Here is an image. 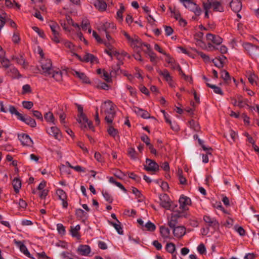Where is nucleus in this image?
Wrapping results in <instances>:
<instances>
[{"label":"nucleus","mask_w":259,"mask_h":259,"mask_svg":"<svg viewBox=\"0 0 259 259\" xmlns=\"http://www.w3.org/2000/svg\"><path fill=\"white\" fill-rule=\"evenodd\" d=\"M101 112L105 115V119L111 123L115 115V105L111 101L105 102L101 106Z\"/></svg>","instance_id":"nucleus-1"},{"label":"nucleus","mask_w":259,"mask_h":259,"mask_svg":"<svg viewBox=\"0 0 259 259\" xmlns=\"http://www.w3.org/2000/svg\"><path fill=\"white\" fill-rule=\"evenodd\" d=\"M77 107L78 114L77 115V121L81 124V127L92 129L94 128L91 121H89L86 115L83 113V107L78 104H76Z\"/></svg>","instance_id":"nucleus-2"},{"label":"nucleus","mask_w":259,"mask_h":259,"mask_svg":"<svg viewBox=\"0 0 259 259\" xmlns=\"http://www.w3.org/2000/svg\"><path fill=\"white\" fill-rule=\"evenodd\" d=\"M40 63L42 71L41 73L45 76H51V75L53 73L54 70L51 60L49 59L41 58Z\"/></svg>","instance_id":"nucleus-3"},{"label":"nucleus","mask_w":259,"mask_h":259,"mask_svg":"<svg viewBox=\"0 0 259 259\" xmlns=\"http://www.w3.org/2000/svg\"><path fill=\"white\" fill-rule=\"evenodd\" d=\"M242 46L247 53L252 58H253L258 55L259 52V47L246 42L243 43Z\"/></svg>","instance_id":"nucleus-4"},{"label":"nucleus","mask_w":259,"mask_h":259,"mask_svg":"<svg viewBox=\"0 0 259 259\" xmlns=\"http://www.w3.org/2000/svg\"><path fill=\"white\" fill-rule=\"evenodd\" d=\"M104 45L106 47L105 52L111 57L112 60L113 59V56H114L118 60H122V57H120L121 55L120 53L111 45L110 42H106V41H105Z\"/></svg>","instance_id":"nucleus-5"},{"label":"nucleus","mask_w":259,"mask_h":259,"mask_svg":"<svg viewBox=\"0 0 259 259\" xmlns=\"http://www.w3.org/2000/svg\"><path fill=\"white\" fill-rule=\"evenodd\" d=\"M159 199L160 205L166 209L170 210L175 205L171 203L169 197L165 194L160 195Z\"/></svg>","instance_id":"nucleus-6"},{"label":"nucleus","mask_w":259,"mask_h":259,"mask_svg":"<svg viewBox=\"0 0 259 259\" xmlns=\"http://www.w3.org/2000/svg\"><path fill=\"white\" fill-rule=\"evenodd\" d=\"M146 163V165L144 166L146 170L155 172L159 170V165L155 161L147 158Z\"/></svg>","instance_id":"nucleus-7"},{"label":"nucleus","mask_w":259,"mask_h":259,"mask_svg":"<svg viewBox=\"0 0 259 259\" xmlns=\"http://www.w3.org/2000/svg\"><path fill=\"white\" fill-rule=\"evenodd\" d=\"M179 201L180 203L179 209L185 212L188 209L187 206L191 205V199L189 197L184 196H181Z\"/></svg>","instance_id":"nucleus-8"},{"label":"nucleus","mask_w":259,"mask_h":259,"mask_svg":"<svg viewBox=\"0 0 259 259\" xmlns=\"http://www.w3.org/2000/svg\"><path fill=\"white\" fill-rule=\"evenodd\" d=\"M56 194L59 199L62 201L63 207L66 208L68 206V202L67 201V196L66 193L63 190L58 189L56 190Z\"/></svg>","instance_id":"nucleus-9"},{"label":"nucleus","mask_w":259,"mask_h":259,"mask_svg":"<svg viewBox=\"0 0 259 259\" xmlns=\"http://www.w3.org/2000/svg\"><path fill=\"white\" fill-rule=\"evenodd\" d=\"M18 137L23 145L31 146L33 144L32 140L28 135L20 134H18Z\"/></svg>","instance_id":"nucleus-10"},{"label":"nucleus","mask_w":259,"mask_h":259,"mask_svg":"<svg viewBox=\"0 0 259 259\" xmlns=\"http://www.w3.org/2000/svg\"><path fill=\"white\" fill-rule=\"evenodd\" d=\"M115 29V26L113 23L109 22H106L105 23L101 24L98 28V30L102 32H105V33L107 32H110L111 29Z\"/></svg>","instance_id":"nucleus-11"},{"label":"nucleus","mask_w":259,"mask_h":259,"mask_svg":"<svg viewBox=\"0 0 259 259\" xmlns=\"http://www.w3.org/2000/svg\"><path fill=\"white\" fill-rule=\"evenodd\" d=\"M14 243L19 247L21 252L23 253L26 256L28 257L32 258L26 246L20 241H17L16 239L14 240Z\"/></svg>","instance_id":"nucleus-12"},{"label":"nucleus","mask_w":259,"mask_h":259,"mask_svg":"<svg viewBox=\"0 0 259 259\" xmlns=\"http://www.w3.org/2000/svg\"><path fill=\"white\" fill-rule=\"evenodd\" d=\"M5 53V51L1 48V64L2 65L4 71H6L7 69H8L12 66L9 60L5 57L4 55Z\"/></svg>","instance_id":"nucleus-13"},{"label":"nucleus","mask_w":259,"mask_h":259,"mask_svg":"<svg viewBox=\"0 0 259 259\" xmlns=\"http://www.w3.org/2000/svg\"><path fill=\"white\" fill-rule=\"evenodd\" d=\"M6 74L13 78H19L21 76L17 68L12 66L5 71Z\"/></svg>","instance_id":"nucleus-14"},{"label":"nucleus","mask_w":259,"mask_h":259,"mask_svg":"<svg viewBox=\"0 0 259 259\" xmlns=\"http://www.w3.org/2000/svg\"><path fill=\"white\" fill-rule=\"evenodd\" d=\"M177 205H175L172 208H171L172 212L171 214L175 216L177 219L181 218H187L188 216L186 212H185L182 210H178L177 209Z\"/></svg>","instance_id":"nucleus-15"},{"label":"nucleus","mask_w":259,"mask_h":259,"mask_svg":"<svg viewBox=\"0 0 259 259\" xmlns=\"http://www.w3.org/2000/svg\"><path fill=\"white\" fill-rule=\"evenodd\" d=\"M173 233L175 237L181 238L186 234V228L184 226H178L172 228Z\"/></svg>","instance_id":"nucleus-16"},{"label":"nucleus","mask_w":259,"mask_h":259,"mask_svg":"<svg viewBox=\"0 0 259 259\" xmlns=\"http://www.w3.org/2000/svg\"><path fill=\"white\" fill-rule=\"evenodd\" d=\"M81 61L85 62H90L91 63L94 64L98 63V59L93 54L86 53L83 56V58H82V60H81Z\"/></svg>","instance_id":"nucleus-17"},{"label":"nucleus","mask_w":259,"mask_h":259,"mask_svg":"<svg viewBox=\"0 0 259 259\" xmlns=\"http://www.w3.org/2000/svg\"><path fill=\"white\" fill-rule=\"evenodd\" d=\"M6 23H9V25L12 27H15L16 26L15 23L14 21L11 20L9 18L7 17V15L5 13L1 11V28Z\"/></svg>","instance_id":"nucleus-18"},{"label":"nucleus","mask_w":259,"mask_h":259,"mask_svg":"<svg viewBox=\"0 0 259 259\" xmlns=\"http://www.w3.org/2000/svg\"><path fill=\"white\" fill-rule=\"evenodd\" d=\"M50 135L54 137L56 139L60 140L62 137L59 129L56 126H52L47 131Z\"/></svg>","instance_id":"nucleus-19"},{"label":"nucleus","mask_w":259,"mask_h":259,"mask_svg":"<svg viewBox=\"0 0 259 259\" xmlns=\"http://www.w3.org/2000/svg\"><path fill=\"white\" fill-rule=\"evenodd\" d=\"M203 220L209 226L212 227L214 229L219 228V224L215 219L211 218L209 216L205 215L203 217Z\"/></svg>","instance_id":"nucleus-20"},{"label":"nucleus","mask_w":259,"mask_h":259,"mask_svg":"<svg viewBox=\"0 0 259 259\" xmlns=\"http://www.w3.org/2000/svg\"><path fill=\"white\" fill-rule=\"evenodd\" d=\"M130 44L133 48H136L138 50L142 49L145 44L143 43L137 36H135L130 42Z\"/></svg>","instance_id":"nucleus-21"},{"label":"nucleus","mask_w":259,"mask_h":259,"mask_svg":"<svg viewBox=\"0 0 259 259\" xmlns=\"http://www.w3.org/2000/svg\"><path fill=\"white\" fill-rule=\"evenodd\" d=\"M206 38L208 40L211 41L213 44L219 45L223 41V39L218 35H215L211 33H208L206 35Z\"/></svg>","instance_id":"nucleus-22"},{"label":"nucleus","mask_w":259,"mask_h":259,"mask_svg":"<svg viewBox=\"0 0 259 259\" xmlns=\"http://www.w3.org/2000/svg\"><path fill=\"white\" fill-rule=\"evenodd\" d=\"M19 120L24 122L26 124L30 125L32 127H34L36 125L35 120L28 116H23L22 115Z\"/></svg>","instance_id":"nucleus-23"},{"label":"nucleus","mask_w":259,"mask_h":259,"mask_svg":"<svg viewBox=\"0 0 259 259\" xmlns=\"http://www.w3.org/2000/svg\"><path fill=\"white\" fill-rule=\"evenodd\" d=\"M230 6L232 10L235 12H238L242 8V4L239 0H232Z\"/></svg>","instance_id":"nucleus-24"},{"label":"nucleus","mask_w":259,"mask_h":259,"mask_svg":"<svg viewBox=\"0 0 259 259\" xmlns=\"http://www.w3.org/2000/svg\"><path fill=\"white\" fill-rule=\"evenodd\" d=\"M187 9L194 12L196 16H199L202 13L200 7L194 2L190 4Z\"/></svg>","instance_id":"nucleus-25"},{"label":"nucleus","mask_w":259,"mask_h":259,"mask_svg":"<svg viewBox=\"0 0 259 259\" xmlns=\"http://www.w3.org/2000/svg\"><path fill=\"white\" fill-rule=\"evenodd\" d=\"M77 251L82 255H87L91 252V248L88 245H80L77 248Z\"/></svg>","instance_id":"nucleus-26"},{"label":"nucleus","mask_w":259,"mask_h":259,"mask_svg":"<svg viewBox=\"0 0 259 259\" xmlns=\"http://www.w3.org/2000/svg\"><path fill=\"white\" fill-rule=\"evenodd\" d=\"M94 5L96 8L100 12L105 11L107 8L106 3L103 1L99 0H94Z\"/></svg>","instance_id":"nucleus-27"},{"label":"nucleus","mask_w":259,"mask_h":259,"mask_svg":"<svg viewBox=\"0 0 259 259\" xmlns=\"http://www.w3.org/2000/svg\"><path fill=\"white\" fill-rule=\"evenodd\" d=\"M246 76L247 77L249 82L252 85L257 84L256 79L258 78V77L254 73L250 71H247L246 72Z\"/></svg>","instance_id":"nucleus-28"},{"label":"nucleus","mask_w":259,"mask_h":259,"mask_svg":"<svg viewBox=\"0 0 259 259\" xmlns=\"http://www.w3.org/2000/svg\"><path fill=\"white\" fill-rule=\"evenodd\" d=\"M135 112L139 116H141L143 118H148L150 117V114L149 113L140 108L135 107L134 108Z\"/></svg>","instance_id":"nucleus-29"},{"label":"nucleus","mask_w":259,"mask_h":259,"mask_svg":"<svg viewBox=\"0 0 259 259\" xmlns=\"http://www.w3.org/2000/svg\"><path fill=\"white\" fill-rule=\"evenodd\" d=\"M12 185L15 192L18 193L21 187V181L19 178H15L13 182Z\"/></svg>","instance_id":"nucleus-30"},{"label":"nucleus","mask_w":259,"mask_h":259,"mask_svg":"<svg viewBox=\"0 0 259 259\" xmlns=\"http://www.w3.org/2000/svg\"><path fill=\"white\" fill-rule=\"evenodd\" d=\"M160 232L161 236L165 239L169 238L170 236V231L169 230L164 226H161L160 227Z\"/></svg>","instance_id":"nucleus-31"},{"label":"nucleus","mask_w":259,"mask_h":259,"mask_svg":"<svg viewBox=\"0 0 259 259\" xmlns=\"http://www.w3.org/2000/svg\"><path fill=\"white\" fill-rule=\"evenodd\" d=\"M49 26L53 32V34L57 35L59 33V31L60 29L59 25L55 22H51L49 24Z\"/></svg>","instance_id":"nucleus-32"},{"label":"nucleus","mask_w":259,"mask_h":259,"mask_svg":"<svg viewBox=\"0 0 259 259\" xmlns=\"http://www.w3.org/2000/svg\"><path fill=\"white\" fill-rule=\"evenodd\" d=\"M80 227L79 225H76L75 227L71 226L70 227V232L73 237L79 238L80 235L78 233V231L80 230Z\"/></svg>","instance_id":"nucleus-33"},{"label":"nucleus","mask_w":259,"mask_h":259,"mask_svg":"<svg viewBox=\"0 0 259 259\" xmlns=\"http://www.w3.org/2000/svg\"><path fill=\"white\" fill-rule=\"evenodd\" d=\"M44 118L47 122L55 124V119L53 114L51 112L46 113L44 115Z\"/></svg>","instance_id":"nucleus-34"},{"label":"nucleus","mask_w":259,"mask_h":259,"mask_svg":"<svg viewBox=\"0 0 259 259\" xmlns=\"http://www.w3.org/2000/svg\"><path fill=\"white\" fill-rule=\"evenodd\" d=\"M74 75H76L78 78H79L83 82L85 83H89L90 80L87 76L82 72H80L77 71H75L73 73Z\"/></svg>","instance_id":"nucleus-35"},{"label":"nucleus","mask_w":259,"mask_h":259,"mask_svg":"<svg viewBox=\"0 0 259 259\" xmlns=\"http://www.w3.org/2000/svg\"><path fill=\"white\" fill-rule=\"evenodd\" d=\"M12 60L16 61L17 63L22 65L24 68L26 67L28 65L22 56H20V57L13 56Z\"/></svg>","instance_id":"nucleus-36"},{"label":"nucleus","mask_w":259,"mask_h":259,"mask_svg":"<svg viewBox=\"0 0 259 259\" xmlns=\"http://www.w3.org/2000/svg\"><path fill=\"white\" fill-rule=\"evenodd\" d=\"M159 74L162 76L164 79L167 82L170 81L172 79V77L170 76L169 73L166 69L163 70H159L158 71Z\"/></svg>","instance_id":"nucleus-37"},{"label":"nucleus","mask_w":259,"mask_h":259,"mask_svg":"<svg viewBox=\"0 0 259 259\" xmlns=\"http://www.w3.org/2000/svg\"><path fill=\"white\" fill-rule=\"evenodd\" d=\"M221 77L227 83H229L231 81V77L228 71L225 70H222L221 72Z\"/></svg>","instance_id":"nucleus-38"},{"label":"nucleus","mask_w":259,"mask_h":259,"mask_svg":"<svg viewBox=\"0 0 259 259\" xmlns=\"http://www.w3.org/2000/svg\"><path fill=\"white\" fill-rule=\"evenodd\" d=\"M177 175L179 178L180 184L182 185H186L187 181L186 179L183 176V170L182 169H178L177 171Z\"/></svg>","instance_id":"nucleus-39"},{"label":"nucleus","mask_w":259,"mask_h":259,"mask_svg":"<svg viewBox=\"0 0 259 259\" xmlns=\"http://www.w3.org/2000/svg\"><path fill=\"white\" fill-rule=\"evenodd\" d=\"M9 111L11 114H14L17 116V118L19 120L20 118L22 115V114L20 113L16 108L13 106H9L8 108Z\"/></svg>","instance_id":"nucleus-40"},{"label":"nucleus","mask_w":259,"mask_h":259,"mask_svg":"<svg viewBox=\"0 0 259 259\" xmlns=\"http://www.w3.org/2000/svg\"><path fill=\"white\" fill-rule=\"evenodd\" d=\"M212 8L216 12H223L224 11V8L221 3L217 1L212 2Z\"/></svg>","instance_id":"nucleus-41"},{"label":"nucleus","mask_w":259,"mask_h":259,"mask_svg":"<svg viewBox=\"0 0 259 259\" xmlns=\"http://www.w3.org/2000/svg\"><path fill=\"white\" fill-rule=\"evenodd\" d=\"M125 9L122 4H120V9L117 11L116 14V18L119 21H122L123 20L122 14Z\"/></svg>","instance_id":"nucleus-42"},{"label":"nucleus","mask_w":259,"mask_h":259,"mask_svg":"<svg viewBox=\"0 0 259 259\" xmlns=\"http://www.w3.org/2000/svg\"><path fill=\"white\" fill-rule=\"evenodd\" d=\"M51 76L57 81H59L62 80V72L60 71H56L53 70V73L51 75Z\"/></svg>","instance_id":"nucleus-43"},{"label":"nucleus","mask_w":259,"mask_h":259,"mask_svg":"<svg viewBox=\"0 0 259 259\" xmlns=\"http://www.w3.org/2000/svg\"><path fill=\"white\" fill-rule=\"evenodd\" d=\"M206 85L208 87L210 88L211 89H213V91L215 93L218 94H220L221 95H222L223 94V93L220 87H217L215 85L211 84L209 83H206Z\"/></svg>","instance_id":"nucleus-44"},{"label":"nucleus","mask_w":259,"mask_h":259,"mask_svg":"<svg viewBox=\"0 0 259 259\" xmlns=\"http://www.w3.org/2000/svg\"><path fill=\"white\" fill-rule=\"evenodd\" d=\"M108 134L112 137L115 138L116 136L118 137V132L117 130L115 129L112 126H109L108 128Z\"/></svg>","instance_id":"nucleus-45"},{"label":"nucleus","mask_w":259,"mask_h":259,"mask_svg":"<svg viewBox=\"0 0 259 259\" xmlns=\"http://www.w3.org/2000/svg\"><path fill=\"white\" fill-rule=\"evenodd\" d=\"M177 218H176L175 216H174L172 214H171V217L170 219L168 221V226L170 228H174V227L176 226V225L177 224L178 222Z\"/></svg>","instance_id":"nucleus-46"},{"label":"nucleus","mask_w":259,"mask_h":259,"mask_svg":"<svg viewBox=\"0 0 259 259\" xmlns=\"http://www.w3.org/2000/svg\"><path fill=\"white\" fill-rule=\"evenodd\" d=\"M189 123L190 127L194 131L198 132L200 130V127L199 124L194 120H190Z\"/></svg>","instance_id":"nucleus-47"},{"label":"nucleus","mask_w":259,"mask_h":259,"mask_svg":"<svg viewBox=\"0 0 259 259\" xmlns=\"http://www.w3.org/2000/svg\"><path fill=\"white\" fill-rule=\"evenodd\" d=\"M166 249L168 252L173 253L176 250L175 245L173 243H168L166 245Z\"/></svg>","instance_id":"nucleus-48"},{"label":"nucleus","mask_w":259,"mask_h":259,"mask_svg":"<svg viewBox=\"0 0 259 259\" xmlns=\"http://www.w3.org/2000/svg\"><path fill=\"white\" fill-rule=\"evenodd\" d=\"M196 52L197 53V54L198 55H199L203 59V60H204V61L205 62L208 63V62H210V58L207 55L203 53L202 52L198 51H196Z\"/></svg>","instance_id":"nucleus-49"},{"label":"nucleus","mask_w":259,"mask_h":259,"mask_svg":"<svg viewBox=\"0 0 259 259\" xmlns=\"http://www.w3.org/2000/svg\"><path fill=\"white\" fill-rule=\"evenodd\" d=\"M145 227L147 230L149 231H153L155 230L156 228L155 225L151 222H148L147 223L145 224Z\"/></svg>","instance_id":"nucleus-50"},{"label":"nucleus","mask_w":259,"mask_h":259,"mask_svg":"<svg viewBox=\"0 0 259 259\" xmlns=\"http://www.w3.org/2000/svg\"><path fill=\"white\" fill-rule=\"evenodd\" d=\"M110 223L114 227L118 234H123V230L120 225L113 222H110Z\"/></svg>","instance_id":"nucleus-51"},{"label":"nucleus","mask_w":259,"mask_h":259,"mask_svg":"<svg viewBox=\"0 0 259 259\" xmlns=\"http://www.w3.org/2000/svg\"><path fill=\"white\" fill-rule=\"evenodd\" d=\"M136 151L133 148H130L128 150V156L133 159H136L137 158Z\"/></svg>","instance_id":"nucleus-52"},{"label":"nucleus","mask_w":259,"mask_h":259,"mask_svg":"<svg viewBox=\"0 0 259 259\" xmlns=\"http://www.w3.org/2000/svg\"><path fill=\"white\" fill-rule=\"evenodd\" d=\"M90 26V22L88 19H83L81 23V28L83 30H86Z\"/></svg>","instance_id":"nucleus-53"},{"label":"nucleus","mask_w":259,"mask_h":259,"mask_svg":"<svg viewBox=\"0 0 259 259\" xmlns=\"http://www.w3.org/2000/svg\"><path fill=\"white\" fill-rule=\"evenodd\" d=\"M23 107L27 109H30L33 106V103L31 101H23L22 102Z\"/></svg>","instance_id":"nucleus-54"},{"label":"nucleus","mask_w":259,"mask_h":259,"mask_svg":"<svg viewBox=\"0 0 259 259\" xmlns=\"http://www.w3.org/2000/svg\"><path fill=\"white\" fill-rule=\"evenodd\" d=\"M102 194L104 197V198L106 199V200L109 203H112L113 201V198L111 195L107 192H102Z\"/></svg>","instance_id":"nucleus-55"},{"label":"nucleus","mask_w":259,"mask_h":259,"mask_svg":"<svg viewBox=\"0 0 259 259\" xmlns=\"http://www.w3.org/2000/svg\"><path fill=\"white\" fill-rule=\"evenodd\" d=\"M197 250L201 254H204L206 253V248L203 243H201L197 247Z\"/></svg>","instance_id":"nucleus-56"},{"label":"nucleus","mask_w":259,"mask_h":259,"mask_svg":"<svg viewBox=\"0 0 259 259\" xmlns=\"http://www.w3.org/2000/svg\"><path fill=\"white\" fill-rule=\"evenodd\" d=\"M33 115L34 117H35L37 119H40L41 121L43 120V117L42 114L37 110H32Z\"/></svg>","instance_id":"nucleus-57"},{"label":"nucleus","mask_w":259,"mask_h":259,"mask_svg":"<svg viewBox=\"0 0 259 259\" xmlns=\"http://www.w3.org/2000/svg\"><path fill=\"white\" fill-rule=\"evenodd\" d=\"M203 6L205 10L208 11L209 9L212 8V2L208 0L207 2L203 3Z\"/></svg>","instance_id":"nucleus-58"},{"label":"nucleus","mask_w":259,"mask_h":259,"mask_svg":"<svg viewBox=\"0 0 259 259\" xmlns=\"http://www.w3.org/2000/svg\"><path fill=\"white\" fill-rule=\"evenodd\" d=\"M33 30L38 33L40 37L44 38L45 36L44 31L40 30L38 27L34 26L32 27Z\"/></svg>","instance_id":"nucleus-59"},{"label":"nucleus","mask_w":259,"mask_h":259,"mask_svg":"<svg viewBox=\"0 0 259 259\" xmlns=\"http://www.w3.org/2000/svg\"><path fill=\"white\" fill-rule=\"evenodd\" d=\"M149 53L148 55L150 58V61L153 63H156V54L153 51L148 52Z\"/></svg>","instance_id":"nucleus-60"},{"label":"nucleus","mask_w":259,"mask_h":259,"mask_svg":"<svg viewBox=\"0 0 259 259\" xmlns=\"http://www.w3.org/2000/svg\"><path fill=\"white\" fill-rule=\"evenodd\" d=\"M235 229L240 236H243L245 235V231L242 227L235 226Z\"/></svg>","instance_id":"nucleus-61"},{"label":"nucleus","mask_w":259,"mask_h":259,"mask_svg":"<svg viewBox=\"0 0 259 259\" xmlns=\"http://www.w3.org/2000/svg\"><path fill=\"white\" fill-rule=\"evenodd\" d=\"M57 229L58 232L61 234H64L65 233V227L61 224H58L57 225Z\"/></svg>","instance_id":"nucleus-62"},{"label":"nucleus","mask_w":259,"mask_h":259,"mask_svg":"<svg viewBox=\"0 0 259 259\" xmlns=\"http://www.w3.org/2000/svg\"><path fill=\"white\" fill-rule=\"evenodd\" d=\"M75 214L77 217L82 218L85 215L86 213L82 209L79 208L76 210Z\"/></svg>","instance_id":"nucleus-63"},{"label":"nucleus","mask_w":259,"mask_h":259,"mask_svg":"<svg viewBox=\"0 0 259 259\" xmlns=\"http://www.w3.org/2000/svg\"><path fill=\"white\" fill-rule=\"evenodd\" d=\"M36 255L38 259H50V258L46 255L45 252L37 253Z\"/></svg>","instance_id":"nucleus-64"}]
</instances>
